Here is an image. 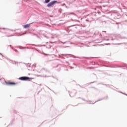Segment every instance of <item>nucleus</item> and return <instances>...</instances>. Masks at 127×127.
I'll use <instances>...</instances> for the list:
<instances>
[{
    "label": "nucleus",
    "instance_id": "obj_4",
    "mask_svg": "<svg viewBox=\"0 0 127 127\" xmlns=\"http://www.w3.org/2000/svg\"><path fill=\"white\" fill-rule=\"evenodd\" d=\"M6 85H15V83L14 82H6Z\"/></svg>",
    "mask_w": 127,
    "mask_h": 127
},
{
    "label": "nucleus",
    "instance_id": "obj_5",
    "mask_svg": "<svg viewBox=\"0 0 127 127\" xmlns=\"http://www.w3.org/2000/svg\"><path fill=\"white\" fill-rule=\"evenodd\" d=\"M50 1V0H45V2L46 3H48Z\"/></svg>",
    "mask_w": 127,
    "mask_h": 127
},
{
    "label": "nucleus",
    "instance_id": "obj_6",
    "mask_svg": "<svg viewBox=\"0 0 127 127\" xmlns=\"http://www.w3.org/2000/svg\"><path fill=\"white\" fill-rule=\"evenodd\" d=\"M121 44H123V43L115 44V45H121Z\"/></svg>",
    "mask_w": 127,
    "mask_h": 127
},
{
    "label": "nucleus",
    "instance_id": "obj_9",
    "mask_svg": "<svg viewBox=\"0 0 127 127\" xmlns=\"http://www.w3.org/2000/svg\"><path fill=\"white\" fill-rule=\"evenodd\" d=\"M126 67L127 68V65L126 66Z\"/></svg>",
    "mask_w": 127,
    "mask_h": 127
},
{
    "label": "nucleus",
    "instance_id": "obj_10",
    "mask_svg": "<svg viewBox=\"0 0 127 127\" xmlns=\"http://www.w3.org/2000/svg\"><path fill=\"white\" fill-rule=\"evenodd\" d=\"M45 55H47V54H45Z\"/></svg>",
    "mask_w": 127,
    "mask_h": 127
},
{
    "label": "nucleus",
    "instance_id": "obj_2",
    "mask_svg": "<svg viewBox=\"0 0 127 127\" xmlns=\"http://www.w3.org/2000/svg\"><path fill=\"white\" fill-rule=\"evenodd\" d=\"M56 2H57V1H56V0L53 1L51 2H50L49 3H48L47 4L48 7H50V6H52V5H53V4H55V3H56Z\"/></svg>",
    "mask_w": 127,
    "mask_h": 127
},
{
    "label": "nucleus",
    "instance_id": "obj_7",
    "mask_svg": "<svg viewBox=\"0 0 127 127\" xmlns=\"http://www.w3.org/2000/svg\"><path fill=\"white\" fill-rule=\"evenodd\" d=\"M123 95H125L126 96H127V94H126V93H122Z\"/></svg>",
    "mask_w": 127,
    "mask_h": 127
},
{
    "label": "nucleus",
    "instance_id": "obj_8",
    "mask_svg": "<svg viewBox=\"0 0 127 127\" xmlns=\"http://www.w3.org/2000/svg\"><path fill=\"white\" fill-rule=\"evenodd\" d=\"M119 93H121V94H123V92L121 91H120Z\"/></svg>",
    "mask_w": 127,
    "mask_h": 127
},
{
    "label": "nucleus",
    "instance_id": "obj_3",
    "mask_svg": "<svg viewBox=\"0 0 127 127\" xmlns=\"http://www.w3.org/2000/svg\"><path fill=\"white\" fill-rule=\"evenodd\" d=\"M24 28H28L30 27V24H26L23 26Z\"/></svg>",
    "mask_w": 127,
    "mask_h": 127
},
{
    "label": "nucleus",
    "instance_id": "obj_1",
    "mask_svg": "<svg viewBox=\"0 0 127 127\" xmlns=\"http://www.w3.org/2000/svg\"><path fill=\"white\" fill-rule=\"evenodd\" d=\"M19 80H21V81H26L27 80H33L34 78H29L27 76H22L20 77Z\"/></svg>",
    "mask_w": 127,
    "mask_h": 127
}]
</instances>
